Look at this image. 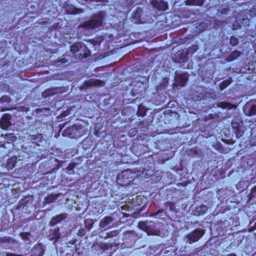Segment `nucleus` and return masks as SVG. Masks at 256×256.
<instances>
[{
    "instance_id": "nucleus-40",
    "label": "nucleus",
    "mask_w": 256,
    "mask_h": 256,
    "mask_svg": "<svg viewBox=\"0 0 256 256\" xmlns=\"http://www.w3.org/2000/svg\"><path fill=\"white\" fill-rule=\"evenodd\" d=\"M136 210H138V212H142L143 210H144V209L140 208V209H136Z\"/></svg>"
},
{
    "instance_id": "nucleus-37",
    "label": "nucleus",
    "mask_w": 256,
    "mask_h": 256,
    "mask_svg": "<svg viewBox=\"0 0 256 256\" xmlns=\"http://www.w3.org/2000/svg\"><path fill=\"white\" fill-rule=\"evenodd\" d=\"M165 209H158V212H155V213H154L152 214H151L150 216H156L157 214H160V213H162V212H164Z\"/></svg>"
},
{
    "instance_id": "nucleus-36",
    "label": "nucleus",
    "mask_w": 256,
    "mask_h": 256,
    "mask_svg": "<svg viewBox=\"0 0 256 256\" xmlns=\"http://www.w3.org/2000/svg\"><path fill=\"white\" fill-rule=\"evenodd\" d=\"M9 99L10 98L8 96H4L0 98V101L2 102H8Z\"/></svg>"
},
{
    "instance_id": "nucleus-44",
    "label": "nucleus",
    "mask_w": 256,
    "mask_h": 256,
    "mask_svg": "<svg viewBox=\"0 0 256 256\" xmlns=\"http://www.w3.org/2000/svg\"><path fill=\"white\" fill-rule=\"evenodd\" d=\"M170 210H174V212H175V211H176V210L177 209H172V208H170Z\"/></svg>"
},
{
    "instance_id": "nucleus-47",
    "label": "nucleus",
    "mask_w": 256,
    "mask_h": 256,
    "mask_svg": "<svg viewBox=\"0 0 256 256\" xmlns=\"http://www.w3.org/2000/svg\"><path fill=\"white\" fill-rule=\"evenodd\" d=\"M65 62H66L65 61H64V62H63V61H62V63H65Z\"/></svg>"
},
{
    "instance_id": "nucleus-48",
    "label": "nucleus",
    "mask_w": 256,
    "mask_h": 256,
    "mask_svg": "<svg viewBox=\"0 0 256 256\" xmlns=\"http://www.w3.org/2000/svg\"><path fill=\"white\" fill-rule=\"evenodd\" d=\"M248 106H246V110L248 108Z\"/></svg>"
},
{
    "instance_id": "nucleus-54",
    "label": "nucleus",
    "mask_w": 256,
    "mask_h": 256,
    "mask_svg": "<svg viewBox=\"0 0 256 256\" xmlns=\"http://www.w3.org/2000/svg\"><path fill=\"white\" fill-rule=\"evenodd\" d=\"M254 144L256 146V142H255Z\"/></svg>"
},
{
    "instance_id": "nucleus-16",
    "label": "nucleus",
    "mask_w": 256,
    "mask_h": 256,
    "mask_svg": "<svg viewBox=\"0 0 256 256\" xmlns=\"http://www.w3.org/2000/svg\"><path fill=\"white\" fill-rule=\"evenodd\" d=\"M188 78L184 75L176 76L175 81L176 84L181 86H184L186 84Z\"/></svg>"
},
{
    "instance_id": "nucleus-10",
    "label": "nucleus",
    "mask_w": 256,
    "mask_h": 256,
    "mask_svg": "<svg viewBox=\"0 0 256 256\" xmlns=\"http://www.w3.org/2000/svg\"><path fill=\"white\" fill-rule=\"evenodd\" d=\"M44 248L42 244H36L32 250L31 256H43Z\"/></svg>"
},
{
    "instance_id": "nucleus-34",
    "label": "nucleus",
    "mask_w": 256,
    "mask_h": 256,
    "mask_svg": "<svg viewBox=\"0 0 256 256\" xmlns=\"http://www.w3.org/2000/svg\"><path fill=\"white\" fill-rule=\"evenodd\" d=\"M85 234V230L83 228L79 230L78 232V234L80 236H83Z\"/></svg>"
},
{
    "instance_id": "nucleus-33",
    "label": "nucleus",
    "mask_w": 256,
    "mask_h": 256,
    "mask_svg": "<svg viewBox=\"0 0 256 256\" xmlns=\"http://www.w3.org/2000/svg\"><path fill=\"white\" fill-rule=\"evenodd\" d=\"M230 84V82L228 80H226L224 82V83L220 86V89L222 90L226 86Z\"/></svg>"
},
{
    "instance_id": "nucleus-1",
    "label": "nucleus",
    "mask_w": 256,
    "mask_h": 256,
    "mask_svg": "<svg viewBox=\"0 0 256 256\" xmlns=\"http://www.w3.org/2000/svg\"><path fill=\"white\" fill-rule=\"evenodd\" d=\"M138 174L135 172L130 170H126L118 174L117 182L121 186H128L130 184L138 177Z\"/></svg>"
},
{
    "instance_id": "nucleus-19",
    "label": "nucleus",
    "mask_w": 256,
    "mask_h": 256,
    "mask_svg": "<svg viewBox=\"0 0 256 256\" xmlns=\"http://www.w3.org/2000/svg\"><path fill=\"white\" fill-rule=\"evenodd\" d=\"M120 232V230H118L110 231L106 233V234L104 238L106 239L116 237L118 235Z\"/></svg>"
},
{
    "instance_id": "nucleus-20",
    "label": "nucleus",
    "mask_w": 256,
    "mask_h": 256,
    "mask_svg": "<svg viewBox=\"0 0 256 256\" xmlns=\"http://www.w3.org/2000/svg\"><path fill=\"white\" fill-rule=\"evenodd\" d=\"M204 2V0H187L186 1V5L190 6H202Z\"/></svg>"
},
{
    "instance_id": "nucleus-46",
    "label": "nucleus",
    "mask_w": 256,
    "mask_h": 256,
    "mask_svg": "<svg viewBox=\"0 0 256 256\" xmlns=\"http://www.w3.org/2000/svg\"><path fill=\"white\" fill-rule=\"evenodd\" d=\"M52 196H51L48 197V200H49V199H50V198H51V197H52Z\"/></svg>"
},
{
    "instance_id": "nucleus-15",
    "label": "nucleus",
    "mask_w": 256,
    "mask_h": 256,
    "mask_svg": "<svg viewBox=\"0 0 256 256\" xmlns=\"http://www.w3.org/2000/svg\"><path fill=\"white\" fill-rule=\"evenodd\" d=\"M32 204V198L30 197H26L21 200L20 206H18L16 208H28L31 206Z\"/></svg>"
},
{
    "instance_id": "nucleus-24",
    "label": "nucleus",
    "mask_w": 256,
    "mask_h": 256,
    "mask_svg": "<svg viewBox=\"0 0 256 256\" xmlns=\"http://www.w3.org/2000/svg\"><path fill=\"white\" fill-rule=\"evenodd\" d=\"M218 107L222 108H228L230 109L232 107V105L226 102H220L216 104Z\"/></svg>"
},
{
    "instance_id": "nucleus-49",
    "label": "nucleus",
    "mask_w": 256,
    "mask_h": 256,
    "mask_svg": "<svg viewBox=\"0 0 256 256\" xmlns=\"http://www.w3.org/2000/svg\"><path fill=\"white\" fill-rule=\"evenodd\" d=\"M76 210H80V209L78 208V209H76Z\"/></svg>"
},
{
    "instance_id": "nucleus-3",
    "label": "nucleus",
    "mask_w": 256,
    "mask_h": 256,
    "mask_svg": "<svg viewBox=\"0 0 256 256\" xmlns=\"http://www.w3.org/2000/svg\"><path fill=\"white\" fill-rule=\"evenodd\" d=\"M71 51L74 56L78 58L82 59L90 55V52L86 46L82 42L75 43L71 46Z\"/></svg>"
},
{
    "instance_id": "nucleus-41",
    "label": "nucleus",
    "mask_w": 256,
    "mask_h": 256,
    "mask_svg": "<svg viewBox=\"0 0 256 256\" xmlns=\"http://www.w3.org/2000/svg\"><path fill=\"white\" fill-rule=\"evenodd\" d=\"M226 256H236L234 254H230Z\"/></svg>"
},
{
    "instance_id": "nucleus-38",
    "label": "nucleus",
    "mask_w": 256,
    "mask_h": 256,
    "mask_svg": "<svg viewBox=\"0 0 256 256\" xmlns=\"http://www.w3.org/2000/svg\"><path fill=\"white\" fill-rule=\"evenodd\" d=\"M6 256H22L21 254H18L10 253V252H6Z\"/></svg>"
},
{
    "instance_id": "nucleus-32",
    "label": "nucleus",
    "mask_w": 256,
    "mask_h": 256,
    "mask_svg": "<svg viewBox=\"0 0 256 256\" xmlns=\"http://www.w3.org/2000/svg\"><path fill=\"white\" fill-rule=\"evenodd\" d=\"M138 133V130L136 128L131 129L128 133L130 137L134 136Z\"/></svg>"
},
{
    "instance_id": "nucleus-7",
    "label": "nucleus",
    "mask_w": 256,
    "mask_h": 256,
    "mask_svg": "<svg viewBox=\"0 0 256 256\" xmlns=\"http://www.w3.org/2000/svg\"><path fill=\"white\" fill-rule=\"evenodd\" d=\"M17 241L10 236H3L0 238V244H6L7 248H12V246L17 244Z\"/></svg>"
},
{
    "instance_id": "nucleus-4",
    "label": "nucleus",
    "mask_w": 256,
    "mask_h": 256,
    "mask_svg": "<svg viewBox=\"0 0 256 256\" xmlns=\"http://www.w3.org/2000/svg\"><path fill=\"white\" fill-rule=\"evenodd\" d=\"M102 16H94L92 20L85 22L84 24H80L78 28H82L85 29H94L99 26L102 22Z\"/></svg>"
},
{
    "instance_id": "nucleus-28",
    "label": "nucleus",
    "mask_w": 256,
    "mask_h": 256,
    "mask_svg": "<svg viewBox=\"0 0 256 256\" xmlns=\"http://www.w3.org/2000/svg\"><path fill=\"white\" fill-rule=\"evenodd\" d=\"M196 28L198 30L197 31L200 32L203 30H205L208 28V25L206 22H201L199 24L198 26H196Z\"/></svg>"
},
{
    "instance_id": "nucleus-39",
    "label": "nucleus",
    "mask_w": 256,
    "mask_h": 256,
    "mask_svg": "<svg viewBox=\"0 0 256 256\" xmlns=\"http://www.w3.org/2000/svg\"><path fill=\"white\" fill-rule=\"evenodd\" d=\"M255 229H256V227H254V228H252H252H250L249 231H253V230H254Z\"/></svg>"
},
{
    "instance_id": "nucleus-30",
    "label": "nucleus",
    "mask_w": 256,
    "mask_h": 256,
    "mask_svg": "<svg viewBox=\"0 0 256 256\" xmlns=\"http://www.w3.org/2000/svg\"><path fill=\"white\" fill-rule=\"evenodd\" d=\"M230 44L232 46H236L238 44V41L237 38L234 36H231L230 38Z\"/></svg>"
},
{
    "instance_id": "nucleus-13",
    "label": "nucleus",
    "mask_w": 256,
    "mask_h": 256,
    "mask_svg": "<svg viewBox=\"0 0 256 256\" xmlns=\"http://www.w3.org/2000/svg\"><path fill=\"white\" fill-rule=\"evenodd\" d=\"M60 235L61 234L58 228L54 229H50L49 231L48 236L50 240H55V242H56L60 238Z\"/></svg>"
},
{
    "instance_id": "nucleus-12",
    "label": "nucleus",
    "mask_w": 256,
    "mask_h": 256,
    "mask_svg": "<svg viewBox=\"0 0 256 256\" xmlns=\"http://www.w3.org/2000/svg\"><path fill=\"white\" fill-rule=\"evenodd\" d=\"M68 131L71 132L74 134L72 137H80L82 136L84 134H86L85 130L84 129V127H78L76 126H73L70 128L68 130Z\"/></svg>"
},
{
    "instance_id": "nucleus-6",
    "label": "nucleus",
    "mask_w": 256,
    "mask_h": 256,
    "mask_svg": "<svg viewBox=\"0 0 256 256\" xmlns=\"http://www.w3.org/2000/svg\"><path fill=\"white\" fill-rule=\"evenodd\" d=\"M138 238V234L133 230L126 231L124 234V242L128 244H132L137 240Z\"/></svg>"
},
{
    "instance_id": "nucleus-53",
    "label": "nucleus",
    "mask_w": 256,
    "mask_h": 256,
    "mask_svg": "<svg viewBox=\"0 0 256 256\" xmlns=\"http://www.w3.org/2000/svg\"><path fill=\"white\" fill-rule=\"evenodd\" d=\"M226 210H230V208H228V209H225Z\"/></svg>"
},
{
    "instance_id": "nucleus-2",
    "label": "nucleus",
    "mask_w": 256,
    "mask_h": 256,
    "mask_svg": "<svg viewBox=\"0 0 256 256\" xmlns=\"http://www.w3.org/2000/svg\"><path fill=\"white\" fill-rule=\"evenodd\" d=\"M138 227L148 235L159 236L160 234V230L156 228L155 222L152 221H140L138 223Z\"/></svg>"
},
{
    "instance_id": "nucleus-25",
    "label": "nucleus",
    "mask_w": 256,
    "mask_h": 256,
    "mask_svg": "<svg viewBox=\"0 0 256 256\" xmlns=\"http://www.w3.org/2000/svg\"><path fill=\"white\" fill-rule=\"evenodd\" d=\"M1 136L4 137V138L6 140L10 142H14L16 139V137L15 136L14 134L12 133L6 134H2Z\"/></svg>"
},
{
    "instance_id": "nucleus-26",
    "label": "nucleus",
    "mask_w": 256,
    "mask_h": 256,
    "mask_svg": "<svg viewBox=\"0 0 256 256\" xmlns=\"http://www.w3.org/2000/svg\"><path fill=\"white\" fill-rule=\"evenodd\" d=\"M86 228L90 230L94 225V222L91 219H86L84 220Z\"/></svg>"
},
{
    "instance_id": "nucleus-45",
    "label": "nucleus",
    "mask_w": 256,
    "mask_h": 256,
    "mask_svg": "<svg viewBox=\"0 0 256 256\" xmlns=\"http://www.w3.org/2000/svg\"><path fill=\"white\" fill-rule=\"evenodd\" d=\"M120 208H124V206H121Z\"/></svg>"
},
{
    "instance_id": "nucleus-29",
    "label": "nucleus",
    "mask_w": 256,
    "mask_h": 256,
    "mask_svg": "<svg viewBox=\"0 0 256 256\" xmlns=\"http://www.w3.org/2000/svg\"><path fill=\"white\" fill-rule=\"evenodd\" d=\"M256 114V105L252 104L248 110V116H252Z\"/></svg>"
},
{
    "instance_id": "nucleus-11",
    "label": "nucleus",
    "mask_w": 256,
    "mask_h": 256,
    "mask_svg": "<svg viewBox=\"0 0 256 256\" xmlns=\"http://www.w3.org/2000/svg\"><path fill=\"white\" fill-rule=\"evenodd\" d=\"M151 4L153 6L159 10H166L168 8L167 3L162 0H152Z\"/></svg>"
},
{
    "instance_id": "nucleus-31",
    "label": "nucleus",
    "mask_w": 256,
    "mask_h": 256,
    "mask_svg": "<svg viewBox=\"0 0 256 256\" xmlns=\"http://www.w3.org/2000/svg\"><path fill=\"white\" fill-rule=\"evenodd\" d=\"M256 196V186H254L251 190L249 195V199L251 200L253 198Z\"/></svg>"
},
{
    "instance_id": "nucleus-18",
    "label": "nucleus",
    "mask_w": 256,
    "mask_h": 256,
    "mask_svg": "<svg viewBox=\"0 0 256 256\" xmlns=\"http://www.w3.org/2000/svg\"><path fill=\"white\" fill-rule=\"evenodd\" d=\"M16 160V157H12L8 160L6 168L8 170H12L15 166Z\"/></svg>"
},
{
    "instance_id": "nucleus-35",
    "label": "nucleus",
    "mask_w": 256,
    "mask_h": 256,
    "mask_svg": "<svg viewBox=\"0 0 256 256\" xmlns=\"http://www.w3.org/2000/svg\"><path fill=\"white\" fill-rule=\"evenodd\" d=\"M197 49H198V46H196V45H194V46H192L188 50L190 52H191L192 51L195 52L196 50Z\"/></svg>"
},
{
    "instance_id": "nucleus-22",
    "label": "nucleus",
    "mask_w": 256,
    "mask_h": 256,
    "mask_svg": "<svg viewBox=\"0 0 256 256\" xmlns=\"http://www.w3.org/2000/svg\"><path fill=\"white\" fill-rule=\"evenodd\" d=\"M98 246L102 250H106L112 248L114 246V245L112 244L100 242L98 244Z\"/></svg>"
},
{
    "instance_id": "nucleus-14",
    "label": "nucleus",
    "mask_w": 256,
    "mask_h": 256,
    "mask_svg": "<svg viewBox=\"0 0 256 256\" xmlns=\"http://www.w3.org/2000/svg\"><path fill=\"white\" fill-rule=\"evenodd\" d=\"M114 221V219L112 216H106L100 222V226L101 228H107Z\"/></svg>"
},
{
    "instance_id": "nucleus-5",
    "label": "nucleus",
    "mask_w": 256,
    "mask_h": 256,
    "mask_svg": "<svg viewBox=\"0 0 256 256\" xmlns=\"http://www.w3.org/2000/svg\"><path fill=\"white\" fill-rule=\"evenodd\" d=\"M205 233V230L201 228H196L192 232L186 235L189 244H191L199 240Z\"/></svg>"
},
{
    "instance_id": "nucleus-50",
    "label": "nucleus",
    "mask_w": 256,
    "mask_h": 256,
    "mask_svg": "<svg viewBox=\"0 0 256 256\" xmlns=\"http://www.w3.org/2000/svg\"><path fill=\"white\" fill-rule=\"evenodd\" d=\"M42 212H46V210H42Z\"/></svg>"
},
{
    "instance_id": "nucleus-52",
    "label": "nucleus",
    "mask_w": 256,
    "mask_h": 256,
    "mask_svg": "<svg viewBox=\"0 0 256 256\" xmlns=\"http://www.w3.org/2000/svg\"><path fill=\"white\" fill-rule=\"evenodd\" d=\"M232 124L233 125V124H234V122H232Z\"/></svg>"
},
{
    "instance_id": "nucleus-42",
    "label": "nucleus",
    "mask_w": 256,
    "mask_h": 256,
    "mask_svg": "<svg viewBox=\"0 0 256 256\" xmlns=\"http://www.w3.org/2000/svg\"><path fill=\"white\" fill-rule=\"evenodd\" d=\"M236 22L240 26H241V25L240 24V22H238V20H236Z\"/></svg>"
},
{
    "instance_id": "nucleus-51",
    "label": "nucleus",
    "mask_w": 256,
    "mask_h": 256,
    "mask_svg": "<svg viewBox=\"0 0 256 256\" xmlns=\"http://www.w3.org/2000/svg\"><path fill=\"white\" fill-rule=\"evenodd\" d=\"M13 209L11 210V211H12V212L13 213V211H12Z\"/></svg>"
},
{
    "instance_id": "nucleus-43",
    "label": "nucleus",
    "mask_w": 256,
    "mask_h": 256,
    "mask_svg": "<svg viewBox=\"0 0 256 256\" xmlns=\"http://www.w3.org/2000/svg\"><path fill=\"white\" fill-rule=\"evenodd\" d=\"M228 8H226V9H224V11H225L226 12H228Z\"/></svg>"
},
{
    "instance_id": "nucleus-8",
    "label": "nucleus",
    "mask_w": 256,
    "mask_h": 256,
    "mask_svg": "<svg viewBox=\"0 0 256 256\" xmlns=\"http://www.w3.org/2000/svg\"><path fill=\"white\" fill-rule=\"evenodd\" d=\"M10 120V114H4L0 120V127L4 130H6L11 126Z\"/></svg>"
},
{
    "instance_id": "nucleus-23",
    "label": "nucleus",
    "mask_w": 256,
    "mask_h": 256,
    "mask_svg": "<svg viewBox=\"0 0 256 256\" xmlns=\"http://www.w3.org/2000/svg\"><path fill=\"white\" fill-rule=\"evenodd\" d=\"M42 134L32 135L30 136V140H34V142H40L42 141Z\"/></svg>"
},
{
    "instance_id": "nucleus-27",
    "label": "nucleus",
    "mask_w": 256,
    "mask_h": 256,
    "mask_svg": "<svg viewBox=\"0 0 256 256\" xmlns=\"http://www.w3.org/2000/svg\"><path fill=\"white\" fill-rule=\"evenodd\" d=\"M20 235L22 240L29 241L30 240V234L28 232H21Z\"/></svg>"
},
{
    "instance_id": "nucleus-21",
    "label": "nucleus",
    "mask_w": 256,
    "mask_h": 256,
    "mask_svg": "<svg viewBox=\"0 0 256 256\" xmlns=\"http://www.w3.org/2000/svg\"><path fill=\"white\" fill-rule=\"evenodd\" d=\"M240 52L238 51H234L232 52L230 56L226 59V61L230 62L232 61L236 58H238L240 56Z\"/></svg>"
},
{
    "instance_id": "nucleus-9",
    "label": "nucleus",
    "mask_w": 256,
    "mask_h": 256,
    "mask_svg": "<svg viewBox=\"0 0 256 256\" xmlns=\"http://www.w3.org/2000/svg\"><path fill=\"white\" fill-rule=\"evenodd\" d=\"M68 214L66 213H62L53 217L49 223L50 226H53L58 224L60 223L65 220Z\"/></svg>"
},
{
    "instance_id": "nucleus-17",
    "label": "nucleus",
    "mask_w": 256,
    "mask_h": 256,
    "mask_svg": "<svg viewBox=\"0 0 256 256\" xmlns=\"http://www.w3.org/2000/svg\"><path fill=\"white\" fill-rule=\"evenodd\" d=\"M86 86H104V82L97 80H93L90 79L88 82H86Z\"/></svg>"
}]
</instances>
